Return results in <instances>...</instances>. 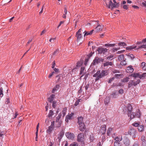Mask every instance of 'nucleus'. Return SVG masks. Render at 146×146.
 Wrapping results in <instances>:
<instances>
[{"label": "nucleus", "instance_id": "680f3d73", "mask_svg": "<svg viewBox=\"0 0 146 146\" xmlns=\"http://www.w3.org/2000/svg\"><path fill=\"white\" fill-rule=\"evenodd\" d=\"M77 68L76 67L73 68L72 71V73H73V72L75 73V72H76Z\"/></svg>", "mask_w": 146, "mask_h": 146}, {"label": "nucleus", "instance_id": "412c9836", "mask_svg": "<svg viewBox=\"0 0 146 146\" xmlns=\"http://www.w3.org/2000/svg\"><path fill=\"white\" fill-rule=\"evenodd\" d=\"M60 87L59 85H56L52 89V92L54 93L56 91L58 90Z\"/></svg>", "mask_w": 146, "mask_h": 146}, {"label": "nucleus", "instance_id": "c9c22d12", "mask_svg": "<svg viewBox=\"0 0 146 146\" xmlns=\"http://www.w3.org/2000/svg\"><path fill=\"white\" fill-rule=\"evenodd\" d=\"M118 45L119 46H126L127 44L126 43H125L124 42H120L118 43Z\"/></svg>", "mask_w": 146, "mask_h": 146}, {"label": "nucleus", "instance_id": "6e6d98bb", "mask_svg": "<svg viewBox=\"0 0 146 146\" xmlns=\"http://www.w3.org/2000/svg\"><path fill=\"white\" fill-rule=\"evenodd\" d=\"M52 103V106L53 108H54L56 107V102L55 101H54Z\"/></svg>", "mask_w": 146, "mask_h": 146}, {"label": "nucleus", "instance_id": "3c124183", "mask_svg": "<svg viewBox=\"0 0 146 146\" xmlns=\"http://www.w3.org/2000/svg\"><path fill=\"white\" fill-rule=\"evenodd\" d=\"M114 146H120V143L117 141H115L114 143Z\"/></svg>", "mask_w": 146, "mask_h": 146}, {"label": "nucleus", "instance_id": "79ce46f5", "mask_svg": "<svg viewBox=\"0 0 146 146\" xmlns=\"http://www.w3.org/2000/svg\"><path fill=\"white\" fill-rule=\"evenodd\" d=\"M127 56L129 58H131V60L133 59L134 58V56L132 54H128Z\"/></svg>", "mask_w": 146, "mask_h": 146}, {"label": "nucleus", "instance_id": "a878e982", "mask_svg": "<svg viewBox=\"0 0 146 146\" xmlns=\"http://www.w3.org/2000/svg\"><path fill=\"white\" fill-rule=\"evenodd\" d=\"M119 60L120 61L124 60L125 58H124V55L123 54L119 55L118 57Z\"/></svg>", "mask_w": 146, "mask_h": 146}, {"label": "nucleus", "instance_id": "9b49d317", "mask_svg": "<svg viewBox=\"0 0 146 146\" xmlns=\"http://www.w3.org/2000/svg\"><path fill=\"white\" fill-rule=\"evenodd\" d=\"M97 22V26L95 27V29H96L97 32H99L101 31L103 29V27L101 25H100L98 23V21H96Z\"/></svg>", "mask_w": 146, "mask_h": 146}, {"label": "nucleus", "instance_id": "7ed1b4c3", "mask_svg": "<svg viewBox=\"0 0 146 146\" xmlns=\"http://www.w3.org/2000/svg\"><path fill=\"white\" fill-rule=\"evenodd\" d=\"M140 80L139 79H137V81L135 82L133 80H131L128 83V87L131 88L132 86H136L137 84L139 83Z\"/></svg>", "mask_w": 146, "mask_h": 146}, {"label": "nucleus", "instance_id": "ea45409f", "mask_svg": "<svg viewBox=\"0 0 146 146\" xmlns=\"http://www.w3.org/2000/svg\"><path fill=\"white\" fill-rule=\"evenodd\" d=\"M146 75V73H144L141 75H140L139 74V78L140 79H143L145 76Z\"/></svg>", "mask_w": 146, "mask_h": 146}, {"label": "nucleus", "instance_id": "864d4df0", "mask_svg": "<svg viewBox=\"0 0 146 146\" xmlns=\"http://www.w3.org/2000/svg\"><path fill=\"white\" fill-rule=\"evenodd\" d=\"M55 38H51L49 40V41L52 43H54L55 40Z\"/></svg>", "mask_w": 146, "mask_h": 146}, {"label": "nucleus", "instance_id": "a18cd8bd", "mask_svg": "<svg viewBox=\"0 0 146 146\" xmlns=\"http://www.w3.org/2000/svg\"><path fill=\"white\" fill-rule=\"evenodd\" d=\"M105 46H114L115 45V44H105Z\"/></svg>", "mask_w": 146, "mask_h": 146}, {"label": "nucleus", "instance_id": "6ab92c4d", "mask_svg": "<svg viewBox=\"0 0 146 146\" xmlns=\"http://www.w3.org/2000/svg\"><path fill=\"white\" fill-rule=\"evenodd\" d=\"M78 124L84 123L83 121V118L82 116L78 117Z\"/></svg>", "mask_w": 146, "mask_h": 146}, {"label": "nucleus", "instance_id": "7c9ffc66", "mask_svg": "<svg viewBox=\"0 0 146 146\" xmlns=\"http://www.w3.org/2000/svg\"><path fill=\"white\" fill-rule=\"evenodd\" d=\"M122 139V136L121 135H119L115 138V140L116 141H120Z\"/></svg>", "mask_w": 146, "mask_h": 146}, {"label": "nucleus", "instance_id": "1a4fd4ad", "mask_svg": "<svg viewBox=\"0 0 146 146\" xmlns=\"http://www.w3.org/2000/svg\"><path fill=\"white\" fill-rule=\"evenodd\" d=\"M84 139V135L83 134L79 133L78 135L77 140L78 141L83 142Z\"/></svg>", "mask_w": 146, "mask_h": 146}, {"label": "nucleus", "instance_id": "4be33fe9", "mask_svg": "<svg viewBox=\"0 0 146 146\" xmlns=\"http://www.w3.org/2000/svg\"><path fill=\"white\" fill-rule=\"evenodd\" d=\"M55 95L54 94H52L50 96V98L48 99V101L50 102H52L53 101Z\"/></svg>", "mask_w": 146, "mask_h": 146}, {"label": "nucleus", "instance_id": "4c0bfd02", "mask_svg": "<svg viewBox=\"0 0 146 146\" xmlns=\"http://www.w3.org/2000/svg\"><path fill=\"white\" fill-rule=\"evenodd\" d=\"M135 116L136 117H138V118L140 117L141 116V114H140V112L139 110H138V111H137V112L136 113V114H135Z\"/></svg>", "mask_w": 146, "mask_h": 146}, {"label": "nucleus", "instance_id": "338daca9", "mask_svg": "<svg viewBox=\"0 0 146 146\" xmlns=\"http://www.w3.org/2000/svg\"><path fill=\"white\" fill-rule=\"evenodd\" d=\"M89 87V84H87L85 86V89L86 90H88V89Z\"/></svg>", "mask_w": 146, "mask_h": 146}, {"label": "nucleus", "instance_id": "052dcab7", "mask_svg": "<svg viewBox=\"0 0 146 146\" xmlns=\"http://www.w3.org/2000/svg\"><path fill=\"white\" fill-rule=\"evenodd\" d=\"M120 49L119 47H118L117 48H113V51L114 52H115L116 51H117V50H119Z\"/></svg>", "mask_w": 146, "mask_h": 146}, {"label": "nucleus", "instance_id": "4d7b16f0", "mask_svg": "<svg viewBox=\"0 0 146 146\" xmlns=\"http://www.w3.org/2000/svg\"><path fill=\"white\" fill-rule=\"evenodd\" d=\"M113 57V56L112 55H110V56H108L107 57V60H111L112 59V58Z\"/></svg>", "mask_w": 146, "mask_h": 146}, {"label": "nucleus", "instance_id": "8fccbe9b", "mask_svg": "<svg viewBox=\"0 0 146 146\" xmlns=\"http://www.w3.org/2000/svg\"><path fill=\"white\" fill-rule=\"evenodd\" d=\"M90 139L91 141L92 142L95 140V138L93 135H90Z\"/></svg>", "mask_w": 146, "mask_h": 146}, {"label": "nucleus", "instance_id": "dca6fc26", "mask_svg": "<svg viewBox=\"0 0 146 146\" xmlns=\"http://www.w3.org/2000/svg\"><path fill=\"white\" fill-rule=\"evenodd\" d=\"M106 126L105 125H102L101 127V129L100 131L102 134H104L106 131Z\"/></svg>", "mask_w": 146, "mask_h": 146}, {"label": "nucleus", "instance_id": "69168bd1", "mask_svg": "<svg viewBox=\"0 0 146 146\" xmlns=\"http://www.w3.org/2000/svg\"><path fill=\"white\" fill-rule=\"evenodd\" d=\"M123 8L125 9H128V7H127V6L126 5H124L123 6Z\"/></svg>", "mask_w": 146, "mask_h": 146}, {"label": "nucleus", "instance_id": "a19ab883", "mask_svg": "<svg viewBox=\"0 0 146 146\" xmlns=\"http://www.w3.org/2000/svg\"><path fill=\"white\" fill-rule=\"evenodd\" d=\"M64 135V132L62 131H61L60 133L59 134L58 137V139H60Z\"/></svg>", "mask_w": 146, "mask_h": 146}, {"label": "nucleus", "instance_id": "13d9d810", "mask_svg": "<svg viewBox=\"0 0 146 146\" xmlns=\"http://www.w3.org/2000/svg\"><path fill=\"white\" fill-rule=\"evenodd\" d=\"M70 146H78V145L77 143H74L71 144Z\"/></svg>", "mask_w": 146, "mask_h": 146}, {"label": "nucleus", "instance_id": "49530a36", "mask_svg": "<svg viewBox=\"0 0 146 146\" xmlns=\"http://www.w3.org/2000/svg\"><path fill=\"white\" fill-rule=\"evenodd\" d=\"M58 122V124H57L56 127H60L62 123V121H59L58 122Z\"/></svg>", "mask_w": 146, "mask_h": 146}, {"label": "nucleus", "instance_id": "774afa93", "mask_svg": "<svg viewBox=\"0 0 146 146\" xmlns=\"http://www.w3.org/2000/svg\"><path fill=\"white\" fill-rule=\"evenodd\" d=\"M123 90L122 89H120L119 91V94H122L123 93Z\"/></svg>", "mask_w": 146, "mask_h": 146}, {"label": "nucleus", "instance_id": "393cba45", "mask_svg": "<svg viewBox=\"0 0 146 146\" xmlns=\"http://www.w3.org/2000/svg\"><path fill=\"white\" fill-rule=\"evenodd\" d=\"M110 98L109 97H106L104 100V104L105 105L108 104L110 102Z\"/></svg>", "mask_w": 146, "mask_h": 146}, {"label": "nucleus", "instance_id": "603ef678", "mask_svg": "<svg viewBox=\"0 0 146 146\" xmlns=\"http://www.w3.org/2000/svg\"><path fill=\"white\" fill-rule=\"evenodd\" d=\"M132 125L135 127H137L139 126V124L137 123H135L132 124Z\"/></svg>", "mask_w": 146, "mask_h": 146}, {"label": "nucleus", "instance_id": "f704fd0d", "mask_svg": "<svg viewBox=\"0 0 146 146\" xmlns=\"http://www.w3.org/2000/svg\"><path fill=\"white\" fill-rule=\"evenodd\" d=\"M62 115L61 113H59L58 115L56 118V120L55 121L56 122H58V121H59V120L61 117Z\"/></svg>", "mask_w": 146, "mask_h": 146}, {"label": "nucleus", "instance_id": "37998d69", "mask_svg": "<svg viewBox=\"0 0 146 146\" xmlns=\"http://www.w3.org/2000/svg\"><path fill=\"white\" fill-rule=\"evenodd\" d=\"M54 114L53 111L51 110L50 111L48 115V116L49 117H51Z\"/></svg>", "mask_w": 146, "mask_h": 146}, {"label": "nucleus", "instance_id": "2f4dec72", "mask_svg": "<svg viewBox=\"0 0 146 146\" xmlns=\"http://www.w3.org/2000/svg\"><path fill=\"white\" fill-rule=\"evenodd\" d=\"M94 30H92L90 32H87L86 31H85L84 33H85L84 36H85L86 35H91L92 34L93 31H94Z\"/></svg>", "mask_w": 146, "mask_h": 146}, {"label": "nucleus", "instance_id": "9d476101", "mask_svg": "<svg viewBox=\"0 0 146 146\" xmlns=\"http://www.w3.org/2000/svg\"><path fill=\"white\" fill-rule=\"evenodd\" d=\"M66 135L67 138L69 139H73L74 138V134L70 132H69L66 133Z\"/></svg>", "mask_w": 146, "mask_h": 146}, {"label": "nucleus", "instance_id": "0eeeda50", "mask_svg": "<svg viewBox=\"0 0 146 146\" xmlns=\"http://www.w3.org/2000/svg\"><path fill=\"white\" fill-rule=\"evenodd\" d=\"M97 50L98 52V54H104L106 52H107V49L102 47L98 48Z\"/></svg>", "mask_w": 146, "mask_h": 146}, {"label": "nucleus", "instance_id": "0e129e2a", "mask_svg": "<svg viewBox=\"0 0 146 146\" xmlns=\"http://www.w3.org/2000/svg\"><path fill=\"white\" fill-rule=\"evenodd\" d=\"M125 50H121V51H118L117 53V54H120V53H122L124 51H125Z\"/></svg>", "mask_w": 146, "mask_h": 146}, {"label": "nucleus", "instance_id": "aec40b11", "mask_svg": "<svg viewBox=\"0 0 146 146\" xmlns=\"http://www.w3.org/2000/svg\"><path fill=\"white\" fill-rule=\"evenodd\" d=\"M113 65V63L111 62H106L103 64V66L104 67L108 66H111Z\"/></svg>", "mask_w": 146, "mask_h": 146}, {"label": "nucleus", "instance_id": "423d86ee", "mask_svg": "<svg viewBox=\"0 0 146 146\" xmlns=\"http://www.w3.org/2000/svg\"><path fill=\"white\" fill-rule=\"evenodd\" d=\"M104 60V59L101 58L96 57L93 60L92 64H93L94 65H96V64L100 63L101 62H103Z\"/></svg>", "mask_w": 146, "mask_h": 146}, {"label": "nucleus", "instance_id": "72a5a7b5", "mask_svg": "<svg viewBox=\"0 0 146 146\" xmlns=\"http://www.w3.org/2000/svg\"><path fill=\"white\" fill-rule=\"evenodd\" d=\"M129 78L127 77L123 78V79L121 80V81L124 82H127L129 81Z\"/></svg>", "mask_w": 146, "mask_h": 146}, {"label": "nucleus", "instance_id": "20e7f679", "mask_svg": "<svg viewBox=\"0 0 146 146\" xmlns=\"http://www.w3.org/2000/svg\"><path fill=\"white\" fill-rule=\"evenodd\" d=\"M54 121H52L51 122V125L48 127V129L46 131V133L49 134L51 133L52 131L54 130Z\"/></svg>", "mask_w": 146, "mask_h": 146}, {"label": "nucleus", "instance_id": "5fc2aeb1", "mask_svg": "<svg viewBox=\"0 0 146 146\" xmlns=\"http://www.w3.org/2000/svg\"><path fill=\"white\" fill-rule=\"evenodd\" d=\"M112 71L113 73L120 72L119 70H115V69L113 70Z\"/></svg>", "mask_w": 146, "mask_h": 146}, {"label": "nucleus", "instance_id": "bf43d9fd", "mask_svg": "<svg viewBox=\"0 0 146 146\" xmlns=\"http://www.w3.org/2000/svg\"><path fill=\"white\" fill-rule=\"evenodd\" d=\"M122 75L121 74H115V77L117 78H119V77H121Z\"/></svg>", "mask_w": 146, "mask_h": 146}, {"label": "nucleus", "instance_id": "e2e57ef3", "mask_svg": "<svg viewBox=\"0 0 146 146\" xmlns=\"http://www.w3.org/2000/svg\"><path fill=\"white\" fill-rule=\"evenodd\" d=\"M80 100H78L74 104V105L75 106H76L79 104V103L80 102Z\"/></svg>", "mask_w": 146, "mask_h": 146}, {"label": "nucleus", "instance_id": "4468645a", "mask_svg": "<svg viewBox=\"0 0 146 146\" xmlns=\"http://www.w3.org/2000/svg\"><path fill=\"white\" fill-rule=\"evenodd\" d=\"M111 96L113 98H116L119 96L117 90H115L112 92Z\"/></svg>", "mask_w": 146, "mask_h": 146}, {"label": "nucleus", "instance_id": "f3484780", "mask_svg": "<svg viewBox=\"0 0 146 146\" xmlns=\"http://www.w3.org/2000/svg\"><path fill=\"white\" fill-rule=\"evenodd\" d=\"M123 143L126 146H129L130 145V141L129 139L126 138L123 140Z\"/></svg>", "mask_w": 146, "mask_h": 146}, {"label": "nucleus", "instance_id": "c85d7f7f", "mask_svg": "<svg viewBox=\"0 0 146 146\" xmlns=\"http://www.w3.org/2000/svg\"><path fill=\"white\" fill-rule=\"evenodd\" d=\"M127 72H132L133 71V69L130 66L127 67Z\"/></svg>", "mask_w": 146, "mask_h": 146}, {"label": "nucleus", "instance_id": "e433bc0d", "mask_svg": "<svg viewBox=\"0 0 146 146\" xmlns=\"http://www.w3.org/2000/svg\"><path fill=\"white\" fill-rule=\"evenodd\" d=\"M67 111V109L66 108H64L63 109V110L62 111V113L63 114V117H64L65 116L66 114V112Z\"/></svg>", "mask_w": 146, "mask_h": 146}, {"label": "nucleus", "instance_id": "a211bd4d", "mask_svg": "<svg viewBox=\"0 0 146 146\" xmlns=\"http://www.w3.org/2000/svg\"><path fill=\"white\" fill-rule=\"evenodd\" d=\"M79 128L80 131H84L85 129V126L84 123L78 124Z\"/></svg>", "mask_w": 146, "mask_h": 146}, {"label": "nucleus", "instance_id": "2eb2a0df", "mask_svg": "<svg viewBox=\"0 0 146 146\" xmlns=\"http://www.w3.org/2000/svg\"><path fill=\"white\" fill-rule=\"evenodd\" d=\"M73 115V113H71L70 114L69 113L68 115L66 116L65 121L68 123V122L69 119H70Z\"/></svg>", "mask_w": 146, "mask_h": 146}, {"label": "nucleus", "instance_id": "6e6552de", "mask_svg": "<svg viewBox=\"0 0 146 146\" xmlns=\"http://www.w3.org/2000/svg\"><path fill=\"white\" fill-rule=\"evenodd\" d=\"M82 30L81 29H80L76 33V37L77 38L78 41H79L82 38V35L81 33Z\"/></svg>", "mask_w": 146, "mask_h": 146}, {"label": "nucleus", "instance_id": "f03ea898", "mask_svg": "<svg viewBox=\"0 0 146 146\" xmlns=\"http://www.w3.org/2000/svg\"><path fill=\"white\" fill-rule=\"evenodd\" d=\"M106 3L108 8L113 9L115 7L116 1L115 0H106Z\"/></svg>", "mask_w": 146, "mask_h": 146}, {"label": "nucleus", "instance_id": "f257e3e1", "mask_svg": "<svg viewBox=\"0 0 146 146\" xmlns=\"http://www.w3.org/2000/svg\"><path fill=\"white\" fill-rule=\"evenodd\" d=\"M108 73V71L107 70H103L101 71L100 70H98L94 74L93 77L96 78L95 80L97 81L104 76L107 75Z\"/></svg>", "mask_w": 146, "mask_h": 146}, {"label": "nucleus", "instance_id": "b1692460", "mask_svg": "<svg viewBox=\"0 0 146 146\" xmlns=\"http://www.w3.org/2000/svg\"><path fill=\"white\" fill-rule=\"evenodd\" d=\"M138 131L140 132H142L144 130V126L143 125L139 126L138 127Z\"/></svg>", "mask_w": 146, "mask_h": 146}, {"label": "nucleus", "instance_id": "c03bdc74", "mask_svg": "<svg viewBox=\"0 0 146 146\" xmlns=\"http://www.w3.org/2000/svg\"><path fill=\"white\" fill-rule=\"evenodd\" d=\"M82 64V62H78L77 63V65H76V67H80Z\"/></svg>", "mask_w": 146, "mask_h": 146}, {"label": "nucleus", "instance_id": "cd10ccee", "mask_svg": "<svg viewBox=\"0 0 146 146\" xmlns=\"http://www.w3.org/2000/svg\"><path fill=\"white\" fill-rule=\"evenodd\" d=\"M128 110L129 112L128 113V115L129 116V112L131 113V111L132 109V108L130 104L128 105Z\"/></svg>", "mask_w": 146, "mask_h": 146}, {"label": "nucleus", "instance_id": "473e14b6", "mask_svg": "<svg viewBox=\"0 0 146 146\" xmlns=\"http://www.w3.org/2000/svg\"><path fill=\"white\" fill-rule=\"evenodd\" d=\"M128 116L130 117V118L131 119L135 117H136L135 113H130V112H129V115Z\"/></svg>", "mask_w": 146, "mask_h": 146}, {"label": "nucleus", "instance_id": "58836bf2", "mask_svg": "<svg viewBox=\"0 0 146 146\" xmlns=\"http://www.w3.org/2000/svg\"><path fill=\"white\" fill-rule=\"evenodd\" d=\"M126 60V59H125L124 60L121 61L120 62V64L122 65H125L127 64L126 61H125Z\"/></svg>", "mask_w": 146, "mask_h": 146}, {"label": "nucleus", "instance_id": "5701e85b", "mask_svg": "<svg viewBox=\"0 0 146 146\" xmlns=\"http://www.w3.org/2000/svg\"><path fill=\"white\" fill-rule=\"evenodd\" d=\"M137 47L136 46H128L126 47V49L128 50H131L133 49H134Z\"/></svg>", "mask_w": 146, "mask_h": 146}, {"label": "nucleus", "instance_id": "ddd939ff", "mask_svg": "<svg viewBox=\"0 0 146 146\" xmlns=\"http://www.w3.org/2000/svg\"><path fill=\"white\" fill-rule=\"evenodd\" d=\"M86 70L84 67H82L81 68L80 74L82 75L80 78L83 77L86 74Z\"/></svg>", "mask_w": 146, "mask_h": 146}, {"label": "nucleus", "instance_id": "c756f323", "mask_svg": "<svg viewBox=\"0 0 146 146\" xmlns=\"http://www.w3.org/2000/svg\"><path fill=\"white\" fill-rule=\"evenodd\" d=\"M3 95V88L1 86V84H0V97L2 98Z\"/></svg>", "mask_w": 146, "mask_h": 146}, {"label": "nucleus", "instance_id": "f8f14e48", "mask_svg": "<svg viewBox=\"0 0 146 146\" xmlns=\"http://www.w3.org/2000/svg\"><path fill=\"white\" fill-rule=\"evenodd\" d=\"M141 140L142 141V145L143 146H146V137L143 135L141 137Z\"/></svg>", "mask_w": 146, "mask_h": 146}, {"label": "nucleus", "instance_id": "39448f33", "mask_svg": "<svg viewBox=\"0 0 146 146\" xmlns=\"http://www.w3.org/2000/svg\"><path fill=\"white\" fill-rule=\"evenodd\" d=\"M128 133L129 135L132 136L133 139H135V137L136 130L134 128H130L129 130Z\"/></svg>", "mask_w": 146, "mask_h": 146}, {"label": "nucleus", "instance_id": "de8ad7c7", "mask_svg": "<svg viewBox=\"0 0 146 146\" xmlns=\"http://www.w3.org/2000/svg\"><path fill=\"white\" fill-rule=\"evenodd\" d=\"M139 73L134 74H132L131 76L132 77H134L135 79H136L137 77L139 78Z\"/></svg>", "mask_w": 146, "mask_h": 146}, {"label": "nucleus", "instance_id": "bb28decb", "mask_svg": "<svg viewBox=\"0 0 146 146\" xmlns=\"http://www.w3.org/2000/svg\"><path fill=\"white\" fill-rule=\"evenodd\" d=\"M113 130V128L111 127H109L107 131V135L110 136L111 134L112 131Z\"/></svg>", "mask_w": 146, "mask_h": 146}, {"label": "nucleus", "instance_id": "09e8293b", "mask_svg": "<svg viewBox=\"0 0 146 146\" xmlns=\"http://www.w3.org/2000/svg\"><path fill=\"white\" fill-rule=\"evenodd\" d=\"M145 48L146 49V45H143L140 46H139L137 48V49H139L140 48Z\"/></svg>", "mask_w": 146, "mask_h": 146}]
</instances>
